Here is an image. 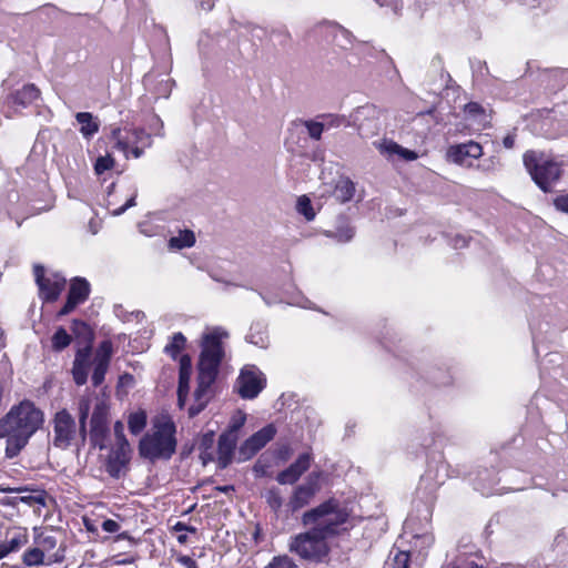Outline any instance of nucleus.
Returning <instances> with one entry per match:
<instances>
[{
	"label": "nucleus",
	"instance_id": "41",
	"mask_svg": "<svg viewBox=\"0 0 568 568\" xmlns=\"http://www.w3.org/2000/svg\"><path fill=\"white\" fill-rule=\"evenodd\" d=\"M354 230L353 227L346 225L344 227H341L339 230H337V232L335 233L334 237L341 242V243H346V242H349L353 236H354Z\"/></svg>",
	"mask_w": 568,
	"mask_h": 568
},
{
	"label": "nucleus",
	"instance_id": "51",
	"mask_svg": "<svg viewBox=\"0 0 568 568\" xmlns=\"http://www.w3.org/2000/svg\"><path fill=\"white\" fill-rule=\"evenodd\" d=\"M504 146L507 149H511L515 144V136L514 135H507L503 140Z\"/></svg>",
	"mask_w": 568,
	"mask_h": 568
},
{
	"label": "nucleus",
	"instance_id": "50",
	"mask_svg": "<svg viewBox=\"0 0 568 568\" xmlns=\"http://www.w3.org/2000/svg\"><path fill=\"white\" fill-rule=\"evenodd\" d=\"M244 422H245V416L242 414L239 417L233 418L232 425H231L232 430H237L240 427L243 426Z\"/></svg>",
	"mask_w": 568,
	"mask_h": 568
},
{
	"label": "nucleus",
	"instance_id": "58",
	"mask_svg": "<svg viewBox=\"0 0 568 568\" xmlns=\"http://www.w3.org/2000/svg\"><path fill=\"white\" fill-rule=\"evenodd\" d=\"M74 324H75V325L80 324V325H82V326H85V324H84V323H82V322H78V321H74Z\"/></svg>",
	"mask_w": 568,
	"mask_h": 568
},
{
	"label": "nucleus",
	"instance_id": "7",
	"mask_svg": "<svg viewBox=\"0 0 568 568\" xmlns=\"http://www.w3.org/2000/svg\"><path fill=\"white\" fill-rule=\"evenodd\" d=\"M115 146L128 158L131 153L139 159L152 145L151 134L143 129H113L111 134Z\"/></svg>",
	"mask_w": 568,
	"mask_h": 568
},
{
	"label": "nucleus",
	"instance_id": "19",
	"mask_svg": "<svg viewBox=\"0 0 568 568\" xmlns=\"http://www.w3.org/2000/svg\"><path fill=\"white\" fill-rule=\"evenodd\" d=\"M89 349H80L73 363L72 374L77 385H83L88 378Z\"/></svg>",
	"mask_w": 568,
	"mask_h": 568
},
{
	"label": "nucleus",
	"instance_id": "36",
	"mask_svg": "<svg viewBox=\"0 0 568 568\" xmlns=\"http://www.w3.org/2000/svg\"><path fill=\"white\" fill-rule=\"evenodd\" d=\"M304 125L307 130V134L311 139L318 141L322 138L324 126L321 120H307L304 121Z\"/></svg>",
	"mask_w": 568,
	"mask_h": 568
},
{
	"label": "nucleus",
	"instance_id": "31",
	"mask_svg": "<svg viewBox=\"0 0 568 568\" xmlns=\"http://www.w3.org/2000/svg\"><path fill=\"white\" fill-rule=\"evenodd\" d=\"M23 564L28 567L45 565L47 557L43 555V550L39 547L28 549L23 554Z\"/></svg>",
	"mask_w": 568,
	"mask_h": 568
},
{
	"label": "nucleus",
	"instance_id": "27",
	"mask_svg": "<svg viewBox=\"0 0 568 568\" xmlns=\"http://www.w3.org/2000/svg\"><path fill=\"white\" fill-rule=\"evenodd\" d=\"M321 120L324 130L337 129L341 126H348L349 122L345 115L341 114H321L317 116Z\"/></svg>",
	"mask_w": 568,
	"mask_h": 568
},
{
	"label": "nucleus",
	"instance_id": "38",
	"mask_svg": "<svg viewBox=\"0 0 568 568\" xmlns=\"http://www.w3.org/2000/svg\"><path fill=\"white\" fill-rule=\"evenodd\" d=\"M114 166V159L106 154L104 156H99L94 164V171L98 175H101L105 171L112 169Z\"/></svg>",
	"mask_w": 568,
	"mask_h": 568
},
{
	"label": "nucleus",
	"instance_id": "42",
	"mask_svg": "<svg viewBox=\"0 0 568 568\" xmlns=\"http://www.w3.org/2000/svg\"><path fill=\"white\" fill-rule=\"evenodd\" d=\"M172 82L170 79L162 80L156 89L158 97L168 98L171 93Z\"/></svg>",
	"mask_w": 568,
	"mask_h": 568
},
{
	"label": "nucleus",
	"instance_id": "56",
	"mask_svg": "<svg viewBox=\"0 0 568 568\" xmlns=\"http://www.w3.org/2000/svg\"><path fill=\"white\" fill-rule=\"evenodd\" d=\"M213 442V436L212 435H205L203 440H202V446H205L206 448H209L211 446Z\"/></svg>",
	"mask_w": 568,
	"mask_h": 568
},
{
	"label": "nucleus",
	"instance_id": "30",
	"mask_svg": "<svg viewBox=\"0 0 568 568\" xmlns=\"http://www.w3.org/2000/svg\"><path fill=\"white\" fill-rule=\"evenodd\" d=\"M129 429L133 435L140 434L146 425V414L144 410H138L129 416Z\"/></svg>",
	"mask_w": 568,
	"mask_h": 568
},
{
	"label": "nucleus",
	"instance_id": "28",
	"mask_svg": "<svg viewBox=\"0 0 568 568\" xmlns=\"http://www.w3.org/2000/svg\"><path fill=\"white\" fill-rule=\"evenodd\" d=\"M186 338L182 333H175L171 342L164 347V352L173 359L178 358L181 351L184 348Z\"/></svg>",
	"mask_w": 568,
	"mask_h": 568
},
{
	"label": "nucleus",
	"instance_id": "53",
	"mask_svg": "<svg viewBox=\"0 0 568 568\" xmlns=\"http://www.w3.org/2000/svg\"><path fill=\"white\" fill-rule=\"evenodd\" d=\"M466 245H467V241L464 237L458 236L455 239V243H454L455 248H462V247H465Z\"/></svg>",
	"mask_w": 568,
	"mask_h": 568
},
{
	"label": "nucleus",
	"instance_id": "16",
	"mask_svg": "<svg viewBox=\"0 0 568 568\" xmlns=\"http://www.w3.org/2000/svg\"><path fill=\"white\" fill-rule=\"evenodd\" d=\"M116 449L112 452V458L123 466L129 460L130 445L124 435V425L118 420L113 427Z\"/></svg>",
	"mask_w": 568,
	"mask_h": 568
},
{
	"label": "nucleus",
	"instance_id": "35",
	"mask_svg": "<svg viewBox=\"0 0 568 568\" xmlns=\"http://www.w3.org/2000/svg\"><path fill=\"white\" fill-rule=\"evenodd\" d=\"M296 207H297L298 213L304 215V217L307 221H312L315 217V212L313 210L311 200L307 196H305V195L300 196L297 200Z\"/></svg>",
	"mask_w": 568,
	"mask_h": 568
},
{
	"label": "nucleus",
	"instance_id": "33",
	"mask_svg": "<svg viewBox=\"0 0 568 568\" xmlns=\"http://www.w3.org/2000/svg\"><path fill=\"white\" fill-rule=\"evenodd\" d=\"M246 339L261 348H266L268 345V336L263 329H255V327H251L248 335L246 336Z\"/></svg>",
	"mask_w": 568,
	"mask_h": 568
},
{
	"label": "nucleus",
	"instance_id": "32",
	"mask_svg": "<svg viewBox=\"0 0 568 568\" xmlns=\"http://www.w3.org/2000/svg\"><path fill=\"white\" fill-rule=\"evenodd\" d=\"M264 498L268 507L274 511L278 513L283 506V497L278 488L272 487L264 494Z\"/></svg>",
	"mask_w": 568,
	"mask_h": 568
},
{
	"label": "nucleus",
	"instance_id": "49",
	"mask_svg": "<svg viewBox=\"0 0 568 568\" xmlns=\"http://www.w3.org/2000/svg\"><path fill=\"white\" fill-rule=\"evenodd\" d=\"M187 368L189 373H192L191 358L187 355H183L180 361V369Z\"/></svg>",
	"mask_w": 568,
	"mask_h": 568
},
{
	"label": "nucleus",
	"instance_id": "55",
	"mask_svg": "<svg viewBox=\"0 0 568 568\" xmlns=\"http://www.w3.org/2000/svg\"><path fill=\"white\" fill-rule=\"evenodd\" d=\"M201 459L203 460V464L205 465L206 463L213 460V457H212V454L207 453L206 450H203L201 453Z\"/></svg>",
	"mask_w": 568,
	"mask_h": 568
},
{
	"label": "nucleus",
	"instance_id": "17",
	"mask_svg": "<svg viewBox=\"0 0 568 568\" xmlns=\"http://www.w3.org/2000/svg\"><path fill=\"white\" fill-rule=\"evenodd\" d=\"M275 434V427L273 425H267L246 439L243 448L248 450L251 454H255L271 442Z\"/></svg>",
	"mask_w": 568,
	"mask_h": 568
},
{
	"label": "nucleus",
	"instance_id": "60",
	"mask_svg": "<svg viewBox=\"0 0 568 568\" xmlns=\"http://www.w3.org/2000/svg\"><path fill=\"white\" fill-rule=\"evenodd\" d=\"M470 568H481V567H479L478 565H471Z\"/></svg>",
	"mask_w": 568,
	"mask_h": 568
},
{
	"label": "nucleus",
	"instance_id": "57",
	"mask_svg": "<svg viewBox=\"0 0 568 568\" xmlns=\"http://www.w3.org/2000/svg\"><path fill=\"white\" fill-rule=\"evenodd\" d=\"M178 540H179L180 542H184V541L186 540V536L181 535V536H179V537H178Z\"/></svg>",
	"mask_w": 568,
	"mask_h": 568
},
{
	"label": "nucleus",
	"instance_id": "43",
	"mask_svg": "<svg viewBox=\"0 0 568 568\" xmlns=\"http://www.w3.org/2000/svg\"><path fill=\"white\" fill-rule=\"evenodd\" d=\"M150 129L155 135L163 136V122L158 115H153L150 121Z\"/></svg>",
	"mask_w": 568,
	"mask_h": 568
},
{
	"label": "nucleus",
	"instance_id": "24",
	"mask_svg": "<svg viewBox=\"0 0 568 568\" xmlns=\"http://www.w3.org/2000/svg\"><path fill=\"white\" fill-rule=\"evenodd\" d=\"M379 151L389 155L397 154L405 161H414L418 158L415 151L403 148L393 141H385L379 145Z\"/></svg>",
	"mask_w": 568,
	"mask_h": 568
},
{
	"label": "nucleus",
	"instance_id": "8",
	"mask_svg": "<svg viewBox=\"0 0 568 568\" xmlns=\"http://www.w3.org/2000/svg\"><path fill=\"white\" fill-rule=\"evenodd\" d=\"M264 374L254 365H246L241 369L235 388L244 399L255 398L265 387Z\"/></svg>",
	"mask_w": 568,
	"mask_h": 568
},
{
	"label": "nucleus",
	"instance_id": "4",
	"mask_svg": "<svg viewBox=\"0 0 568 568\" xmlns=\"http://www.w3.org/2000/svg\"><path fill=\"white\" fill-rule=\"evenodd\" d=\"M90 413V399L81 398L79 402V429L72 415L61 409L53 417L52 444L60 449H67L72 444H84L87 438V419Z\"/></svg>",
	"mask_w": 568,
	"mask_h": 568
},
{
	"label": "nucleus",
	"instance_id": "1",
	"mask_svg": "<svg viewBox=\"0 0 568 568\" xmlns=\"http://www.w3.org/2000/svg\"><path fill=\"white\" fill-rule=\"evenodd\" d=\"M348 517L347 509L333 498L305 511L301 521L308 529L290 539L288 550L302 559L322 561L331 549L328 539L339 532Z\"/></svg>",
	"mask_w": 568,
	"mask_h": 568
},
{
	"label": "nucleus",
	"instance_id": "47",
	"mask_svg": "<svg viewBox=\"0 0 568 568\" xmlns=\"http://www.w3.org/2000/svg\"><path fill=\"white\" fill-rule=\"evenodd\" d=\"M178 560L184 568H197L195 560L189 556H181Z\"/></svg>",
	"mask_w": 568,
	"mask_h": 568
},
{
	"label": "nucleus",
	"instance_id": "44",
	"mask_svg": "<svg viewBox=\"0 0 568 568\" xmlns=\"http://www.w3.org/2000/svg\"><path fill=\"white\" fill-rule=\"evenodd\" d=\"M554 205L558 211L568 213V194L557 196L554 200Z\"/></svg>",
	"mask_w": 568,
	"mask_h": 568
},
{
	"label": "nucleus",
	"instance_id": "29",
	"mask_svg": "<svg viewBox=\"0 0 568 568\" xmlns=\"http://www.w3.org/2000/svg\"><path fill=\"white\" fill-rule=\"evenodd\" d=\"M195 243V236L192 231L185 230L180 232L178 236L170 239V246L174 248L191 247Z\"/></svg>",
	"mask_w": 568,
	"mask_h": 568
},
{
	"label": "nucleus",
	"instance_id": "9",
	"mask_svg": "<svg viewBox=\"0 0 568 568\" xmlns=\"http://www.w3.org/2000/svg\"><path fill=\"white\" fill-rule=\"evenodd\" d=\"M320 474L312 473L305 483L297 485L286 504L287 509L291 513H296L300 509L306 507L311 504V501L314 499L316 494L320 491V484H318Z\"/></svg>",
	"mask_w": 568,
	"mask_h": 568
},
{
	"label": "nucleus",
	"instance_id": "59",
	"mask_svg": "<svg viewBox=\"0 0 568 568\" xmlns=\"http://www.w3.org/2000/svg\"><path fill=\"white\" fill-rule=\"evenodd\" d=\"M227 489H229V487L220 488V490H222V491H226Z\"/></svg>",
	"mask_w": 568,
	"mask_h": 568
},
{
	"label": "nucleus",
	"instance_id": "6",
	"mask_svg": "<svg viewBox=\"0 0 568 568\" xmlns=\"http://www.w3.org/2000/svg\"><path fill=\"white\" fill-rule=\"evenodd\" d=\"M524 165L532 181L544 192H551L562 174L559 162L536 151H527L524 154Z\"/></svg>",
	"mask_w": 568,
	"mask_h": 568
},
{
	"label": "nucleus",
	"instance_id": "10",
	"mask_svg": "<svg viewBox=\"0 0 568 568\" xmlns=\"http://www.w3.org/2000/svg\"><path fill=\"white\" fill-rule=\"evenodd\" d=\"M36 282L40 290V297L45 302H54L60 296L65 286V278L59 274L44 276L42 266H34Z\"/></svg>",
	"mask_w": 568,
	"mask_h": 568
},
{
	"label": "nucleus",
	"instance_id": "20",
	"mask_svg": "<svg viewBox=\"0 0 568 568\" xmlns=\"http://www.w3.org/2000/svg\"><path fill=\"white\" fill-rule=\"evenodd\" d=\"M235 448V440L229 435H222L217 444V463L220 468H225L231 463L233 452Z\"/></svg>",
	"mask_w": 568,
	"mask_h": 568
},
{
	"label": "nucleus",
	"instance_id": "12",
	"mask_svg": "<svg viewBox=\"0 0 568 568\" xmlns=\"http://www.w3.org/2000/svg\"><path fill=\"white\" fill-rule=\"evenodd\" d=\"M109 406L104 400L98 399L91 417V438L94 445L103 447L102 440L108 430Z\"/></svg>",
	"mask_w": 568,
	"mask_h": 568
},
{
	"label": "nucleus",
	"instance_id": "26",
	"mask_svg": "<svg viewBox=\"0 0 568 568\" xmlns=\"http://www.w3.org/2000/svg\"><path fill=\"white\" fill-rule=\"evenodd\" d=\"M190 379L191 373L187 372V368L180 369L178 387V404L180 408H182L185 405L187 394L190 390Z\"/></svg>",
	"mask_w": 568,
	"mask_h": 568
},
{
	"label": "nucleus",
	"instance_id": "2",
	"mask_svg": "<svg viewBox=\"0 0 568 568\" xmlns=\"http://www.w3.org/2000/svg\"><path fill=\"white\" fill-rule=\"evenodd\" d=\"M227 336V332L221 327H214L202 335L197 364V387L194 392V403L189 407L190 417L200 414L213 396L212 386L225 355L222 339Z\"/></svg>",
	"mask_w": 568,
	"mask_h": 568
},
{
	"label": "nucleus",
	"instance_id": "25",
	"mask_svg": "<svg viewBox=\"0 0 568 568\" xmlns=\"http://www.w3.org/2000/svg\"><path fill=\"white\" fill-rule=\"evenodd\" d=\"M78 123L81 125L80 132L89 138L99 131V124L94 121L93 115L89 112H79L75 115Z\"/></svg>",
	"mask_w": 568,
	"mask_h": 568
},
{
	"label": "nucleus",
	"instance_id": "23",
	"mask_svg": "<svg viewBox=\"0 0 568 568\" xmlns=\"http://www.w3.org/2000/svg\"><path fill=\"white\" fill-rule=\"evenodd\" d=\"M40 95L39 89L34 84H27L12 95V102L16 105L28 106Z\"/></svg>",
	"mask_w": 568,
	"mask_h": 568
},
{
	"label": "nucleus",
	"instance_id": "22",
	"mask_svg": "<svg viewBox=\"0 0 568 568\" xmlns=\"http://www.w3.org/2000/svg\"><path fill=\"white\" fill-rule=\"evenodd\" d=\"M355 183L349 178H341L334 189V197L339 203H346L354 197Z\"/></svg>",
	"mask_w": 568,
	"mask_h": 568
},
{
	"label": "nucleus",
	"instance_id": "52",
	"mask_svg": "<svg viewBox=\"0 0 568 568\" xmlns=\"http://www.w3.org/2000/svg\"><path fill=\"white\" fill-rule=\"evenodd\" d=\"M215 0H199L200 7L203 10H211Z\"/></svg>",
	"mask_w": 568,
	"mask_h": 568
},
{
	"label": "nucleus",
	"instance_id": "45",
	"mask_svg": "<svg viewBox=\"0 0 568 568\" xmlns=\"http://www.w3.org/2000/svg\"><path fill=\"white\" fill-rule=\"evenodd\" d=\"M135 199H136V192H134L131 197L125 202L124 205H122L121 207L114 210L112 212V215L114 216H118V215H121L122 213H124L128 209L132 207L135 205Z\"/></svg>",
	"mask_w": 568,
	"mask_h": 568
},
{
	"label": "nucleus",
	"instance_id": "15",
	"mask_svg": "<svg viewBox=\"0 0 568 568\" xmlns=\"http://www.w3.org/2000/svg\"><path fill=\"white\" fill-rule=\"evenodd\" d=\"M112 354V345L110 342H102L97 349L93 359V374L92 384L99 386L104 381L105 373L109 368L110 359Z\"/></svg>",
	"mask_w": 568,
	"mask_h": 568
},
{
	"label": "nucleus",
	"instance_id": "46",
	"mask_svg": "<svg viewBox=\"0 0 568 568\" xmlns=\"http://www.w3.org/2000/svg\"><path fill=\"white\" fill-rule=\"evenodd\" d=\"M102 529L106 532H118L120 529V525L118 521L113 519H106L102 523Z\"/></svg>",
	"mask_w": 568,
	"mask_h": 568
},
{
	"label": "nucleus",
	"instance_id": "34",
	"mask_svg": "<svg viewBox=\"0 0 568 568\" xmlns=\"http://www.w3.org/2000/svg\"><path fill=\"white\" fill-rule=\"evenodd\" d=\"M71 343V336L67 333V331L62 327L58 328L54 335L52 336V347L55 351H61L69 346Z\"/></svg>",
	"mask_w": 568,
	"mask_h": 568
},
{
	"label": "nucleus",
	"instance_id": "3",
	"mask_svg": "<svg viewBox=\"0 0 568 568\" xmlns=\"http://www.w3.org/2000/svg\"><path fill=\"white\" fill-rule=\"evenodd\" d=\"M44 423L43 412L29 399L13 405L0 418V439H6V457H17Z\"/></svg>",
	"mask_w": 568,
	"mask_h": 568
},
{
	"label": "nucleus",
	"instance_id": "39",
	"mask_svg": "<svg viewBox=\"0 0 568 568\" xmlns=\"http://www.w3.org/2000/svg\"><path fill=\"white\" fill-rule=\"evenodd\" d=\"M20 500H21V503L27 504L29 506H34V505L44 506L45 505V495L43 491H39L37 494L21 496Z\"/></svg>",
	"mask_w": 568,
	"mask_h": 568
},
{
	"label": "nucleus",
	"instance_id": "48",
	"mask_svg": "<svg viewBox=\"0 0 568 568\" xmlns=\"http://www.w3.org/2000/svg\"><path fill=\"white\" fill-rule=\"evenodd\" d=\"M465 111L468 114L476 115L477 113L483 112V109H481V106L478 103L470 102V103L465 105Z\"/></svg>",
	"mask_w": 568,
	"mask_h": 568
},
{
	"label": "nucleus",
	"instance_id": "21",
	"mask_svg": "<svg viewBox=\"0 0 568 568\" xmlns=\"http://www.w3.org/2000/svg\"><path fill=\"white\" fill-rule=\"evenodd\" d=\"M27 542V531H18L11 538L0 541V559H3L11 552L18 551Z\"/></svg>",
	"mask_w": 568,
	"mask_h": 568
},
{
	"label": "nucleus",
	"instance_id": "18",
	"mask_svg": "<svg viewBox=\"0 0 568 568\" xmlns=\"http://www.w3.org/2000/svg\"><path fill=\"white\" fill-rule=\"evenodd\" d=\"M37 544L40 550H43V555L47 557L45 565L60 562L63 560V551L58 549L52 551L57 547V538L51 535H40L37 538Z\"/></svg>",
	"mask_w": 568,
	"mask_h": 568
},
{
	"label": "nucleus",
	"instance_id": "37",
	"mask_svg": "<svg viewBox=\"0 0 568 568\" xmlns=\"http://www.w3.org/2000/svg\"><path fill=\"white\" fill-rule=\"evenodd\" d=\"M265 568H298L295 561L287 555L274 557Z\"/></svg>",
	"mask_w": 568,
	"mask_h": 568
},
{
	"label": "nucleus",
	"instance_id": "54",
	"mask_svg": "<svg viewBox=\"0 0 568 568\" xmlns=\"http://www.w3.org/2000/svg\"><path fill=\"white\" fill-rule=\"evenodd\" d=\"M174 529L176 531H181V530H189V531H192L194 532L195 531V528H191V527H187L186 525H184L183 523H178L175 526H174Z\"/></svg>",
	"mask_w": 568,
	"mask_h": 568
},
{
	"label": "nucleus",
	"instance_id": "40",
	"mask_svg": "<svg viewBox=\"0 0 568 568\" xmlns=\"http://www.w3.org/2000/svg\"><path fill=\"white\" fill-rule=\"evenodd\" d=\"M392 568H409V554L397 551L390 564Z\"/></svg>",
	"mask_w": 568,
	"mask_h": 568
},
{
	"label": "nucleus",
	"instance_id": "13",
	"mask_svg": "<svg viewBox=\"0 0 568 568\" xmlns=\"http://www.w3.org/2000/svg\"><path fill=\"white\" fill-rule=\"evenodd\" d=\"M90 293V284L87 280L77 277L71 282L68 300L64 306L60 310L59 315L64 316L71 313L77 305L83 303Z\"/></svg>",
	"mask_w": 568,
	"mask_h": 568
},
{
	"label": "nucleus",
	"instance_id": "5",
	"mask_svg": "<svg viewBox=\"0 0 568 568\" xmlns=\"http://www.w3.org/2000/svg\"><path fill=\"white\" fill-rule=\"evenodd\" d=\"M174 434L175 425L171 418L162 417L155 420L151 432L140 440L141 456L151 460L169 459L176 448Z\"/></svg>",
	"mask_w": 568,
	"mask_h": 568
},
{
	"label": "nucleus",
	"instance_id": "14",
	"mask_svg": "<svg viewBox=\"0 0 568 568\" xmlns=\"http://www.w3.org/2000/svg\"><path fill=\"white\" fill-rule=\"evenodd\" d=\"M312 455L310 453L301 454L297 459L286 469L280 471L276 480L281 485H293L311 467Z\"/></svg>",
	"mask_w": 568,
	"mask_h": 568
},
{
	"label": "nucleus",
	"instance_id": "11",
	"mask_svg": "<svg viewBox=\"0 0 568 568\" xmlns=\"http://www.w3.org/2000/svg\"><path fill=\"white\" fill-rule=\"evenodd\" d=\"M481 155V145L474 141L450 145L446 153L448 161L465 166H470L473 160L479 159Z\"/></svg>",
	"mask_w": 568,
	"mask_h": 568
}]
</instances>
